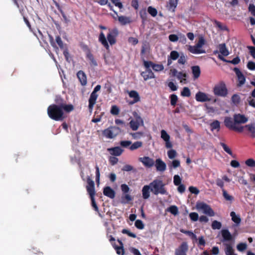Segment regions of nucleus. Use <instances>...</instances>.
I'll return each mask as SVG.
<instances>
[{
	"label": "nucleus",
	"mask_w": 255,
	"mask_h": 255,
	"mask_svg": "<svg viewBox=\"0 0 255 255\" xmlns=\"http://www.w3.org/2000/svg\"><path fill=\"white\" fill-rule=\"evenodd\" d=\"M222 192L223 196L224 198L226 199V200L230 201H232L233 200L234 197L228 194L227 191L224 188H223Z\"/></svg>",
	"instance_id": "nucleus-45"
},
{
	"label": "nucleus",
	"mask_w": 255,
	"mask_h": 255,
	"mask_svg": "<svg viewBox=\"0 0 255 255\" xmlns=\"http://www.w3.org/2000/svg\"><path fill=\"white\" fill-rule=\"evenodd\" d=\"M181 95L183 97H189L191 96V92L188 87H184L181 92Z\"/></svg>",
	"instance_id": "nucleus-47"
},
{
	"label": "nucleus",
	"mask_w": 255,
	"mask_h": 255,
	"mask_svg": "<svg viewBox=\"0 0 255 255\" xmlns=\"http://www.w3.org/2000/svg\"><path fill=\"white\" fill-rule=\"evenodd\" d=\"M248 131L250 133V136L252 138H255V123L253 122L245 126Z\"/></svg>",
	"instance_id": "nucleus-28"
},
{
	"label": "nucleus",
	"mask_w": 255,
	"mask_h": 255,
	"mask_svg": "<svg viewBox=\"0 0 255 255\" xmlns=\"http://www.w3.org/2000/svg\"><path fill=\"white\" fill-rule=\"evenodd\" d=\"M189 247L186 242H182L181 245L175 250V255H187Z\"/></svg>",
	"instance_id": "nucleus-9"
},
{
	"label": "nucleus",
	"mask_w": 255,
	"mask_h": 255,
	"mask_svg": "<svg viewBox=\"0 0 255 255\" xmlns=\"http://www.w3.org/2000/svg\"><path fill=\"white\" fill-rule=\"evenodd\" d=\"M142 145L143 143L142 141H137L134 142L132 144L131 143V144L129 147V149L130 150L133 151L142 147Z\"/></svg>",
	"instance_id": "nucleus-38"
},
{
	"label": "nucleus",
	"mask_w": 255,
	"mask_h": 255,
	"mask_svg": "<svg viewBox=\"0 0 255 255\" xmlns=\"http://www.w3.org/2000/svg\"><path fill=\"white\" fill-rule=\"evenodd\" d=\"M212 97V96L201 91L198 92L195 95L196 100L199 102H210Z\"/></svg>",
	"instance_id": "nucleus-8"
},
{
	"label": "nucleus",
	"mask_w": 255,
	"mask_h": 255,
	"mask_svg": "<svg viewBox=\"0 0 255 255\" xmlns=\"http://www.w3.org/2000/svg\"><path fill=\"white\" fill-rule=\"evenodd\" d=\"M119 109L117 106H113L111 108V113L114 115H117L119 114Z\"/></svg>",
	"instance_id": "nucleus-60"
},
{
	"label": "nucleus",
	"mask_w": 255,
	"mask_h": 255,
	"mask_svg": "<svg viewBox=\"0 0 255 255\" xmlns=\"http://www.w3.org/2000/svg\"><path fill=\"white\" fill-rule=\"evenodd\" d=\"M231 101L234 105L238 106L241 102V97L238 94H234L231 98Z\"/></svg>",
	"instance_id": "nucleus-39"
},
{
	"label": "nucleus",
	"mask_w": 255,
	"mask_h": 255,
	"mask_svg": "<svg viewBox=\"0 0 255 255\" xmlns=\"http://www.w3.org/2000/svg\"><path fill=\"white\" fill-rule=\"evenodd\" d=\"M178 100L177 96L175 94H172L170 96V104L172 106H175Z\"/></svg>",
	"instance_id": "nucleus-53"
},
{
	"label": "nucleus",
	"mask_w": 255,
	"mask_h": 255,
	"mask_svg": "<svg viewBox=\"0 0 255 255\" xmlns=\"http://www.w3.org/2000/svg\"><path fill=\"white\" fill-rule=\"evenodd\" d=\"M186 62V56L183 53H181L179 57L178 60V63L180 64L184 65Z\"/></svg>",
	"instance_id": "nucleus-49"
},
{
	"label": "nucleus",
	"mask_w": 255,
	"mask_h": 255,
	"mask_svg": "<svg viewBox=\"0 0 255 255\" xmlns=\"http://www.w3.org/2000/svg\"><path fill=\"white\" fill-rule=\"evenodd\" d=\"M188 50L193 54H201L205 53V51L200 49L199 47H197L196 45L194 46L189 45L188 47Z\"/></svg>",
	"instance_id": "nucleus-32"
},
{
	"label": "nucleus",
	"mask_w": 255,
	"mask_h": 255,
	"mask_svg": "<svg viewBox=\"0 0 255 255\" xmlns=\"http://www.w3.org/2000/svg\"><path fill=\"white\" fill-rule=\"evenodd\" d=\"M210 130L213 131L216 130L217 131H219L221 128L220 122L218 120H214L212 123L210 124Z\"/></svg>",
	"instance_id": "nucleus-30"
},
{
	"label": "nucleus",
	"mask_w": 255,
	"mask_h": 255,
	"mask_svg": "<svg viewBox=\"0 0 255 255\" xmlns=\"http://www.w3.org/2000/svg\"><path fill=\"white\" fill-rule=\"evenodd\" d=\"M98 95L97 94H95L93 93H91L89 99V105H88V109L90 113H92L93 110V108L94 105L96 103L97 99L98 98Z\"/></svg>",
	"instance_id": "nucleus-13"
},
{
	"label": "nucleus",
	"mask_w": 255,
	"mask_h": 255,
	"mask_svg": "<svg viewBox=\"0 0 255 255\" xmlns=\"http://www.w3.org/2000/svg\"><path fill=\"white\" fill-rule=\"evenodd\" d=\"M151 187L149 185H144L142 189V198L144 199H147L150 197V191Z\"/></svg>",
	"instance_id": "nucleus-29"
},
{
	"label": "nucleus",
	"mask_w": 255,
	"mask_h": 255,
	"mask_svg": "<svg viewBox=\"0 0 255 255\" xmlns=\"http://www.w3.org/2000/svg\"><path fill=\"white\" fill-rule=\"evenodd\" d=\"M170 9H172L174 11L178 4V0H169Z\"/></svg>",
	"instance_id": "nucleus-50"
},
{
	"label": "nucleus",
	"mask_w": 255,
	"mask_h": 255,
	"mask_svg": "<svg viewBox=\"0 0 255 255\" xmlns=\"http://www.w3.org/2000/svg\"><path fill=\"white\" fill-rule=\"evenodd\" d=\"M220 145L222 146L225 152H226L229 155H231L233 157H235V156L233 155L231 149L229 148V147L227 146V144L223 142H220Z\"/></svg>",
	"instance_id": "nucleus-42"
},
{
	"label": "nucleus",
	"mask_w": 255,
	"mask_h": 255,
	"mask_svg": "<svg viewBox=\"0 0 255 255\" xmlns=\"http://www.w3.org/2000/svg\"><path fill=\"white\" fill-rule=\"evenodd\" d=\"M161 137L165 142V146L166 148H170L172 147V144L170 141V135L164 129L161 131Z\"/></svg>",
	"instance_id": "nucleus-14"
},
{
	"label": "nucleus",
	"mask_w": 255,
	"mask_h": 255,
	"mask_svg": "<svg viewBox=\"0 0 255 255\" xmlns=\"http://www.w3.org/2000/svg\"><path fill=\"white\" fill-rule=\"evenodd\" d=\"M213 92L216 96L226 97L228 94V90L225 84L222 82L215 86Z\"/></svg>",
	"instance_id": "nucleus-5"
},
{
	"label": "nucleus",
	"mask_w": 255,
	"mask_h": 255,
	"mask_svg": "<svg viewBox=\"0 0 255 255\" xmlns=\"http://www.w3.org/2000/svg\"><path fill=\"white\" fill-rule=\"evenodd\" d=\"M103 194L111 199H114L115 197L116 193L110 187L106 186L104 188Z\"/></svg>",
	"instance_id": "nucleus-22"
},
{
	"label": "nucleus",
	"mask_w": 255,
	"mask_h": 255,
	"mask_svg": "<svg viewBox=\"0 0 255 255\" xmlns=\"http://www.w3.org/2000/svg\"><path fill=\"white\" fill-rule=\"evenodd\" d=\"M155 166L157 171L163 172L166 170V164L160 158L156 159Z\"/></svg>",
	"instance_id": "nucleus-19"
},
{
	"label": "nucleus",
	"mask_w": 255,
	"mask_h": 255,
	"mask_svg": "<svg viewBox=\"0 0 255 255\" xmlns=\"http://www.w3.org/2000/svg\"><path fill=\"white\" fill-rule=\"evenodd\" d=\"M219 51L215 50L213 52L214 54H216L220 52L222 56H227L229 55L230 53L226 47L225 43L220 44L218 45Z\"/></svg>",
	"instance_id": "nucleus-15"
},
{
	"label": "nucleus",
	"mask_w": 255,
	"mask_h": 255,
	"mask_svg": "<svg viewBox=\"0 0 255 255\" xmlns=\"http://www.w3.org/2000/svg\"><path fill=\"white\" fill-rule=\"evenodd\" d=\"M107 150L110 154L116 156H120L124 151V150L120 146L109 148Z\"/></svg>",
	"instance_id": "nucleus-17"
},
{
	"label": "nucleus",
	"mask_w": 255,
	"mask_h": 255,
	"mask_svg": "<svg viewBox=\"0 0 255 255\" xmlns=\"http://www.w3.org/2000/svg\"><path fill=\"white\" fill-rule=\"evenodd\" d=\"M86 58L89 60L91 66L96 67L98 66V63L92 53L86 55Z\"/></svg>",
	"instance_id": "nucleus-34"
},
{
	"label": "nucleus",
	"mask_w": 255,
	"mask_h": 255,
	"mask_svg": "<svg viewBox=\"0 0 255 255\" xmlns=\"http://www.w3.org/2000/svg\"><path fill=\"white\" fill-rule=\"evenodd\" d=\"M233 118L236 124H245L248 121V119L245 115L240 114H235Z\"/></svg>",
	"instance_id": "nucleus-16"
},
{
	"label": "nucleus",
	"mask_w": 255,
	"mask_h": 255,
	"mask_svg": "<svg viewBox=\"0 0 255 255\" xmlns=\"http://www.w3.org/2000/svg\"><path fill=\"white\" fill-rule=\"evenodd\" d=\"M226 248L225 249V252L226 255H237L235 254L234 250L232 246L230 244H225Z\"/></svg>",
	"instance_id": "nucleus-35"
},
{
	"label": "nucleus",
	"mask_w": 255,
	"mask_h": 255,
	"mask_svg": "<svg viewBox=\"0 0 255 255\" xmlns=\"http://www.w3.org/2000/svg\"><path fill=\"white\" fill-rule=\"evenodd\" d=\"M167 155L169 158L173 159L176 156L177 152L174 149H170L167 151Z\"/></svg>",
	"instance_id": "nucleus-52"
},
{
	"label": "nucleus",
	"mask_w": 255,
	"mask_h": 255,
	"mask_svg": "<svg viewBox=\"0 0 255 255\" xmlns=\"http://www.w3.org/2000/svg\"><path fill=\"white\" fill-rule=\"evenodd\" d=\"M47 114L51 119L56 121H62L65 118L60 105L52 104L49 106Z\"/></svg>",
	"instance_id": "nucleus-2"
},
{
	"label": "nucleus",
	"mask_w": 255,
	"mask_h": 255,
	"mask_svg": "<svg viewBox=\"0 0 255 255\" xmlns=\"http://www.w3.org/2000/svg\"><path fill=\"white\" fill-rule=\"evenodd\" d=\"M196 208L197 210H202L205 214L210 217L215 216V212L211 207L208 204L204 202H197L196 204Z\"/></svg>",
	"instance_id": "nucleus-6"
},
{
	"label": "nucleus",
	"mask_w": 255,
	"mask_h": 255,
	"mask_svg": "<svg viewBox=\"0 0 255 255\" xmlns=\"http://www.w3.org/2000/svg\"><path fill=\"white\" fill-rule=\"evenodd\" d=\"M129 251L134 255H141L139 250L135 248L130 247L129 248Z\"/></svg>",
	"instance_id": "nucleus-62"
},
{
	"label": "nucleus",
	"mask_w": 255,
	"mask_h": 255,
	"mask_svg": "<svg viewBox=\"0 0 255 255\" xmlns=\"http://www.w3.org/2000/svg\"><path fill=\"white\" fill-rule=\"evenodd\" d=\"M211 227L213 230H219L222 227V224L218 221L214 220L212 222Z\"/></svg>",
	"instance_id": "nucleus-44"
},
{
	"label": "nucleus",
	"mask_w": 255,
	"mask_h": 255,
	"mask_svg": "<svg viewBox=\"0 0 255 255\" xmlns=\"http://www.w3.org/2000/svg\"><path fill=\"white\" fill-rule=\"evenodd\" d=\"M247 248V245L246 243H240L237 246V250L240 252H243L245 251Z\"/></svg>",
	"instance_id": "nucleus-57"
},
{
	"label": "nucleus",
	"mask_w": 255,
	"mask_h": 255,
	"mask_svg": "<svg viewBox=\"0 0 255 255\" xmlns=\"http://www.w3.org/2000/svg\"><path fill=\"white\" fill-rule=\"evenodd\" d=\"M109 31L107 35V38L103 32H101L99 36V42L107 50L110 49L108 42L111 45L116 44L117 42L116 38L119 34V31L117 28L109 29Z\"/></svg>",
	"instance_id": "nucleus-1"
},
{
	"label": "nucleus",
	"mask_w": 255,
	"mask_h": 255,
	"mask_svg": "<svg viewBox=\"0 0 255 255\" xmlns=\"http://www.w3.org/2000/svg\"><path fill=\"white\" fill-rule=\"evenodd\" d=\"M87 182L88 184L86 186L87 191L90 195V198H94L96 193L94 182L90 176H88L87 178Z\"/></svg>",
	"instance_id": "nucleus-7"
},
{
	"label": "nucleus",
	"mask_w": 255,
	"mask_h": 255,
	"mask_svg": "<svg viewBox=\"0 0 255 255\" xmlns=\"http://www.w3.org/2000/svg\"><path fill=\"white\" fill-rule=\"evenodd\" d=\"M173 183L175 185H179L181 183V179L178 175H174L173 177Z\"/></svg>",
	"instance_id": "nucleus-55"
},
{
	"label": "nucleus",
	"mask_w": 255,
	"mask_h": 255,
	"mask_svg": "<svg viewBox=\"0 0 255 255\" xmlns=\"http://www.w3.org/2000/svg\"><path fill=\"white\" fill-rule=\"evenodd\" d=\"M246 164L251 167H255V160L252 158L247 159L245 162Z\"/></svg>",
	"instance_id": "nucleus-54"
},
{
	"label": "nucleus",
	"mask_w": 255,
	"mask_h": 255,
	"mask_svg": "<svg viewBox=\"0 0 255 255\" xmlns=\"http://www.w3.org/2000/svg\"><path fill=\"white\" fill-rule=\"evenodd\" d=\"M189 217L193 221H197L199 219L198 214L196 212H192L189 214Z\"/></svg>",
	"instance_id": "nucleus-58"
},
{
	"label": "nucleus",
	"mask_w": 255,
	"mask_h": 255,
	"mask_svg": "<svg viewBox=\"0 0 255 255\" xmlns=\"http://www.w3.org/2000/svg\"><path fill=\"white\" fill-rule=\"evenodd\" d=\"M141 75L145 81H146L149 79H152L155 78V76L152 70L148 68L146 69L145 71L141 73Z\"/></svg>",
	"instance_id": "nucleus-23"
},
{
	"label": "nucleus",
	"mask_w": 255,
	"mask_h": 255,
	"mask_svg": "<svg viewBox=\"0 0 255 255\" xmlns=\"http://www.w3.org/2000/svg\"><path fill=\"white\" fill-rule=\"evenodd\" d=\"M218 58L220 60H222V61H224L225 62L229 63H231V64H234V65H237V64H239L240 63V61H241L240 58L238 56L236 57L235 58H234L232 60H227L223 56L221 55V54H219L218 55Z\"/></svg>",
	"instance_id": "nucleus-26"
},
{
	"label": "nucleus",
	"mask_w": 255,
	"mask_h": 255,
	"mask_svg": "<svg viewBox=\"0 0 255 255\" xmlns=\"http://www.w3.org/2000/svg\"><path fill=\"white\" fill-rule=\"evenodd\" d=\"M249 11L251 14L255 16V5L254 4H250L249 6Z\"/></svg>",
	"instance_id": "nucleus-63"
},
{
	"label": "nucleus",
	"mask_w": 255,
	"mask_h": 255,
	"mask_svg": "<svg viewBox=\"0 0 255 255\" xmlns=\"http://www.w3.org/2000/svg\"><path fill=\"white\" fill-rule=\"evenodd\" d=\"M122 233L124 234H127L130 237L135 238L136 236L135 234L130 232L128 230L124 229L122 230Z\"/></svg>",
	"instance_id": "nucleus-56"
},
{
	"label": "nucleus",
	"mask_w": 255,
	"mask_h": 255,
	"mask_svg": "<svg viewBox=\"0 0 255 255\" xmlns=\"http://www.w3.org/2000/svg\"><path fill=\"white\" fill-rule=\"evenodd\" d=\"M205 43V40L203 37H200L198 40V42L196 44L197 46V47L199 48H201Z\"/></svg>",
	"instance_id": "nucleus-59"
},
{
	"label": "nucleus",
	"mask_w": 255,
	"mask_h": 255,
	"mask_svg": "<svg viewBox=\"0 0 255 255\" xmlns=\"http://www.w3.org/2000/svg\"><path fill=\"white\" fill-rule=\"evenodd\" d=\"M118 242L119 243L120 246H118L114 244H112V245L115 250L116 251L117 254L119 255H124L125 253L124 247H123V244L122 242L119 240H118Z\"/></svg>",
	"instance_id": "nucleus-27"
},
{
	"label": "nucleus",
	"mask_w": 255,
	"mask_h": 255,
	"mask_svg": "<svg viewBox=\"0 0 255 255\" xmlns=\"http://www.w3.org/2000/svg\"><path fill=\"white\" fill-rule=\"evenodd\" d=\"M129 124L130 128L133 130H136L138 128L139 126L140 125V124H139L138 123H137V122L133 120H131Z\"/></svg>",
	"instance_id": "nucleus-41"
},
{
	"label": "nucleus",
	"mask_w": 255,
	"mask_h": 255,
	"mask_svg": "<svg viewBox=\"0 0 255 255\" xmlns=\"http://www.w3.org/2000/svg\"><path fill=\"white\" fill-rule=\"evenodd\" d=\"M187 74L185 73L182 72H179L177 75V78L180 80V83L185 84L187 83V80L186 79Z\"/></svg>",
	"instance_id": "nucleus-37"
},
{
	"label": "nucleus",
	"mask_w": 255,
	"mask_h": 255,
	"mask_svg": "<svg viewBox=\"0 0 255 255\" xmlns=\"http://www.w3.org/2000/svg\"><path fill=\"white\" fill-rule=\"evenodd\" d=\"M128 95L130 98H133V100L130 104H133L140 101V97L137 92L134 90H132L128 93Z\"/></svg>",
	"instance_id": "nucleus-25"
},
{
	"label": "nucleus",
	"mask_w": 255,
	"mask_h": 255,
	"mask_svg": "<svg viewBox=\"0 0 255 255\" xmlns=\"http://www.w3.org/2000/svg\"><path fill=\"white\" fill-rule=\"evenodd\" d=\"M130 134L134 139H138L143 136V133L138 131L135 133H131Z\"/></svg>",
	"instance_id": "nucleus-61"
},
{
	"label": "nucleus",
	"mask_w": 255,
	"mask_h": 255,
	"mask_svg": "<svg viewBox=\"0 0 255 255\" xmlns=\"http://www.w3.org/2000/svg\"><path fill=\"white\" fill-rule=\"evenodd\" d=\"M224 123L226 127L232 130L233 129L235 125H236L235 124L234 121L229 117H226L225 118Z\"/></svg>",
	"instance_id": "nucleus-24"
},
{
	"label": "nucleus",
	"mask_w": 255,
	"mask_h": 255,
	"mask_svg": "<svg viewBox=\"0 0 255 255\" xmlns=\"http://www.w3.org/2000/svg\"><path fill=\"white\" fill-rule=\"evenodd\" d=\"M230 216L232 217V221L235 223L239 224L241 221V219L239 216L236 215L235 212L232 211L230 213Z\"/></svg>",
	"instance_id": "nucleus-40"
},
{
	"label": "nucleus",
	"mask_w": 255,
	"mask_h": 255,
	"mask_svg": "<svg viewBox=\"0 0 255 255\" xmlns=\"http://www.w3.org/2000/svg\"><path fill=\"white\" fill-rule=\"evenodd\" d=\"M192 72L194 79H196L200 77L201 74L200 68L199 66H194L191 67Z\"/></svg>",
	"instance_id": "nucleus-33"
},
{
	"label": "nucleus",
	"mask_w": 255,
	"mask_h": 255,
	"mask_svg": "<svg viewBox=\"0 0 255 255\" xmlns=\"http://www.w3.org/2000/svg\"><path fill=\"white\" fill-rule=\"evenodd\" d=\"M139 160L145 166L147 167H151L153 166L154 164V160L148 156L140 157Z\"/></svg>",
	"instance_id": "nucleus-18"
},
{
	"label": "nucleus",
	"mask_w": 255,
	"mask_h": 255,
	"mask_svg": "<svg viewBox=\"0 0 255 255\" xmlns=\"http://www.w3.org/2000/svg\"><path fill=\"white\" fill-rule=\"evenodd\" d=\"M144 66L146 69L151 67L155 72L161 71L164 69V66L162 64H155L150 61L144 60Z\"/></svg>",
	"instance_id": "nucleus-10"
},
{
	"label": "nucleus",
	"mask_w": 255,
	"mask_h": 255,
	"mask_svg": "<svg viewBox=\"0 0 255 255\" xmlns=\"http://www.w3.org/2000/svg\"><path fill=\"white\" fill-rule=\"evenodd\" d=\"M134 225L136 227V228L139 230H142L144 227V224L143 223L142 221L140 220H136L135 222Z\"/></svg>",
	"instance_id": "nucleus-51"
},
{
	"label": "nucleus",
	"mask_w": 255,
	"mask_h": 255,
	"mask_svg": "<svg viewBox=\"0 0 255 255\" xmlns=\"http://www.w3.org/2000/svg\"><path fill=\"white\" fill-rule=\"evenodd\" d=\"M247 68L250 70H255V62L253 61L248 62Z\"/></svg>",
	"instance_id": "nucleus-64"
},
{
	"label": "nucleus",
	"mask_w": 255,
	"mask_h": 255,
	"mask_svg": "<svg viewBox=\"0 0 255 255\" xmlns=\"http://www.w3.org/2000/svg\"><path fill=\"white\" fill-rule=\"evenodd\" d=\"M118 20L122 25H125L131 22L130 17L123 15L118 16Z\"/></svg>",
	"instance_id": "nucleus-31"
},
{
	"label": "nucleus",
	"mask_w": 255,
	"mask_h": 255,
	"mask_svg": "<svg viewBox=\"0 0 255 255\" xmlns=\"http://www.w3.org/2000/svg\"><path fill=\"white\" fill-rule=\"evenodd\" d=\"M147 11L153 17H155L157 15V10L156 8L151 6L148 7Z\"/></svg>",
	"instance_id": "nucleus-46"
},
{
	"label": "nucleus",
	"mask_w": 255,
	"mask_h": 255,
	"mask_svg": "<svg viewBox=\"0 0 255 255\" xmlns=\"http://www.w3.org/2000/svg\"><path fill=\"white\" fill-rule=\"evenodd\" d=\"M222 236L223 240L222 241L224 242H229L233 240V238L232 235L227 229H223L221 231Z\"/></svg>",
	"instance_id": "nucleus-20"
},
{
	"label": "nucleus",
	"mask_w": 255,
	"mask_h": 255,
	"mask_svg": "<svg viewBox=\"0 0 255 255\" xmlns=\"http://www.w3.org/2000/svg\"><path fill=\"white\" fill-rule=\"evenodd\" d=\"M121 132L120 128L116 126H111L102 131L103 135L110 139H112L117 136Z\"/></svg>",
	"instance_id": "nucleus-4"
},
{
	"label": "nucleus",
	"mask_w": 255,
	"mask_h": 255,
	"mask_svg": "<svg viewBox=\"0 0 255 255\" xmlns=\"http://www.w3.org/2000/svg\"><path fill=\"white\" fill-rule=\"evenodd\" d=\"M150 51V46L148 43L145 41L142 43V46H141V49L140 51V56L141 58L144 62V60H145V56L146 55H147L149 54Z\"/></svg>",
	"instance_id": "nucleus-12"
},
{
	"label": "nucleus",
	"mask_w": 255,
	"mask_h": 255,
	"mask_svg": "<svg viewBox=\"0 0 255 255\" xmlns=\"http://www.w3.org/2000/svg\"><path fill=\"white\" fill-rule=\"evenodd\" d=\"M60 105L63 111L64 110L67 113H70L74 110V106L72 104H61Z\"/></svg>",
	"instance_id": "nucleus-36"
},
{
	"label": "nucleus",
	"mask_w": 255,
	"mask_h": 255,
	"mask_svg": "<svg viewBox=\"0 0 255 255\" xmlns=\"http://www.w3.org/2000/svg\"><path fill=\"white\" fill-rule=\"evenodd\" d=\"M179 56H180V54L177 51L173 50L170 52V55L169 56L173 60H176L179 58Z\"/></svg>",
	"instance_id": "nucleus-48"
},
{
	"label": "nucleus",
	"mask_w": 255,
	"mask_h": 255,
	"mask_svg": "<svg viewBox=\"0 0 255 255\" xmlns=\"http://www.w3.org/2000/svg\"><path fill=\"white\" fill-rule=\"evenodd\" d=\"M149 185L151 187L150 191L154 195L160 194L162 195L167 194V192L165 188V184L162 180L155 179L151 182Z\"/></svg>",
	"instance_id": "nucleus-3"
},
{
	"label": "nucleus",
	"mask_w": 255,
	"mask_h": 255,
	"mask_svg": "<svg viewBox=\"0 0 255 255\" xmlns=\"http://www.w3.org/2000/svg\"><path fill=\"white\" fill-rule=\"evenodd\" d=\"M167 211L169 212L175 216V215H177L178 213V209L177 206H176L175 205H172V206H170L167 209Z\"/></svg>",
	"instance_id": "nucleus-43"
},
{
	"label": "nucleus",
	"mask_w": 255,
	"mask_h": 255,
	"mask_svg": "<svg viewBox=\"0 0 255 255\" xmlns=\"http://www.w3.org/2000/svg\"><path fill=\"white\" fill-rule=\"evenodd\" d=\"M77 76L82 86L86 85L87 83V76L83 71H79L77 73Z\"/></svg>",
	"instance_id": "nucleus-21"
},
{
	"label": "nucleus",
	"mask_w": 255,
	"mask_h": 255,
	"mask_svg": "<svg viewBox=\"0 0 255 255\" xmlns=\"http://www.w3.org/2000/svg\"><path fill=\"white\" fill-rule=\"evenodd\" d=\"M234 71L235 72L238 78V83L237 84V86L238 87H241L245 83L246 78L238 68H234Z\"/></svg>",
	"instance_id": "nucleus-11"
}]
</instances>
